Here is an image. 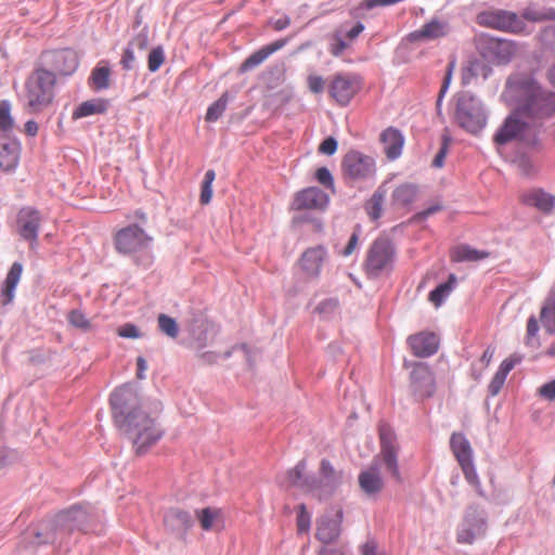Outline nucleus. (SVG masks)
Listing matches in <instances>:
<instances>
[{
    "mask_svg": "<svg viewBox=\"0 0 555 555\" xmlns=\"http://www.w3.org/2000/svg\"><path fill=\"white\" fill-rule=\"evenodd\" d=\"M109 75H111V70L108 67L99 66V67L94 68L91 74V78H90L93 87L98 90L108 88Z\"/></svg>",
    "mask_w": 555,
    "mask_h": 555,
    "instance_id": "nucleus-42",
    "label": "nucleus"
},
{
    "mask_svg": "<svg viewBox=\"0 0 555 555\" xmlns=\"http://www.w3.org/2000/svg\"><path fill=\"white\" fill-rule=\"evenodd\" d=\"M306 463L300 461L293 469L287 473V481L300 488H305L307 491H314V488L309 485L308 479L305 477Z\"/></svg>",
    "mask_w": 555,
    "mask_h": 555,
    "instance_id": "nucleus-36",
    "label": "nucleus"
},
{
    "mask_svg": "<svg viewBox=\"0 0 555 555\" xmlns=\"http://www.w3.org/2000/svg\"><path fill=\"white\" fill-rule=\"evenodd\" d=\"M521 202L528 206L538 208L543 212H550L555 205V197L543 190H532L521 195Z\"/></svg>",
    "mask_w": 555,
    "mask_h": 555,
    "instance_id": "nucleus-28",
    "label": "nucleus"
},
{
    "mask_svg": "<svg viewBox=\"0 0 555 555\" xmlns=\"http://www.w3.org/2000/svg\"><path fill=\"white\" fill-rule=\"evenodd\" d=\"M309 90L313 93H320L324 89V80L321 76L310 75L307 78Z\"/></svg>",
    "mask_w": 555,
    "mask_h": 555,
    "instance_id": "nucleus-55",
    "label": "nucleus"
},
{
    "mask_svg": "<svg viewBox=\"0 0 555 555\" xmlns=\"http://www.w3.org/2000/svg\"><path fill=\"white\" fill-rule=\"evenodd\" d=\"M525 16L528 20H531V21H542V20H545V18L552 20V18L555 17V11L551 10V11H548L545 14L528 11V12L525 13Z\"/></svg>",
    "mask_w": 555,
    "mask_h": 555,
    "instance_id": "nucleus-62",
    "label": "nucleus"
},
{
    "mask_svg": "<svg viewBox=\"0 0 555 555\" xmlns=\"http://www.w3.org/2000/svg\"><path fill=\"white\" fill-rule=\"evenodd\" d=\"M289 41V37L282 38L279 40H275L274 42H271L270 44H267L253 54H250L240 66L241 73H246L261 63H263L272 53L279 51L280 49L284 48Z\"/></svg>",
    "mask_w": 555,
    "mask_h": 555,
    "instance_id": "nucleus-22",
    "label": "nucleus"
},
{
    "mask_svg": "<svg viewBox=\"0 0 555 555\" xmlns=\"http://www.w3.org/2000/svg\"><path fill=\"white\" fill-rule=\"evenodd\" d=\"M134 60H135V57H134L133 51L128 48L122 53L120 64L124 69L130 70L133 68Z\"/></svg>",
    "mask_w": 555,
    "mask_h": 555,
    "instance_id": "nucleus-57",
    "label": "nucleus"
},
{
    "mask_svg": "<svg viewBox=\"0 0 555 555\" xmlns=\"http://www.w3.org/2000/svg\"><path fill=\"white\" fill-rule=\"evenodd\" d=\"M107 109V101L103 99H95L85 101L79 104L73 112V119L88 117L90 115L103 114Z\"/></svg>",
    "mask_w": 555,
    "mask_h": 555,
    "instance_id": "nucleus-32",
    "label": "nucleus"
},
{
    "mask_svg": "<svg viewBox=\"0 0 555 555\" xmlns=\"http://www.w3.org/2000/svg\"><path fill=\"white\" fill-rule=\"evenodd\" d=\"M538 395L548 401L555 400V379L545 383L538 389Z\"/></svg>",
    "mask_w": 555,
    "mask_h": 555,
    "instance_id": "nucleus-51",
    "label": "nucleus"
},
{
    "mask_svg": "<svg viewBox=\"0 0 555 555\" xmlns=\"http://www.w3.org/2000/svg\"><path fill=\"white\" fill-rule=\"evenodd\" d=\"M455 120L467 132L478 133L487 122V116L481 102L470 94L459 96L455 107Z\"/></svg>",
    "mask_w": 555,
    "mask_h": 555,
    "instance_id": "nucleus-5",
    "label": "nucleus"
},
{
    "mask_svg": "<svg viewBox=\"0 0 555 555\" xmlns=\"http://www.w3.org/2000/svg\"><path fill=\"white\" fill-rule=\"evenodd\" d=\"M117 333L124 338H139L141 336L139 328L132 323L124 324L118 328Z\"/></svg>",
    "mask_w": 555,
    "mask_h": 555,
    "instance_id": "nucleus-52",
    "label": "nucleus"
},
{
    "mask_svg": "<svg viewBox=\"0 0 555 555\" xmlns=\"http://www.w3.org/2000/svg\"><path fill=\"white\" fill-rule=\"evenodd\" d=\"M360 89L361 80L357 75L338 73L332 78L328 93L339 105L345 106Z\"/></svg>",
    "mask_w": 555,
    "mask_h": 555,
    "instance_id": "nucleus-11",
    "label": "nucleus"
},
{
    "mask_svg": "<svg viewBox=\"0 0 555 555\" xmlns=\"http://www.w3.org/2000/svg\"><path fill=\"white\" fill-rule=\"evenodd\" d=\"M291 25V18L287 15H284L272 22V27L276 31H281L287 28Z\"/></svg>",
    "mask_w": 555,
    "mask_h": 555,
    "instance_id": "nucleus-63",
    "label": "nucleus"
},
{
    "mask_svg": "<svg viewBox=\"0 0 555 555\" xmlns=\"http://www.w3.org/2000/svg\"><path fill=\"white\" fill-rule=\"evenodd\" d=\"M346 49L347 43L340 37H335L334 42L330 47V51L334 56H339Z\"/></svg>",
    "mask_w": 555,
    "mask_h": 555,
    "instance_id": "nucleus-60",
    "label": "nucleus"
},
{
    "mask_svg": "<svg viewBox=\"0 0 555 555\" xmlns=\"http://www.w3.org/2000/svg\"><path fill=\"white\" fill-rule=\"evenodd\" d=\"M517 168L524 176H530L535 172L532 162L527 157H521L517 160Z\"/></svg>",
    "mask_w": 555,
    "mask_h": 555,
    "instance_id": "nucleus-56",
    "label": "nucleus"
},
{
    "mask_svg": "<svg viewBox=\"0 0 555 555\" xmlns=\"http://www.w3.org/2000/svg\"><path fill=\"white\" fill-rule=\"evenodd\" d=\"M539 332L538 320L534 315H531L527 321V343H530L531 338H534Z\"/></svg>",
    "mask_w": 555,
    "mask_h": 555,
    "instance_id": "nucleus-58",
    "label": "nucleus"
},
{
    "mask_svg": "<svg viewBox=\"0 0 555 555\" xmlns=\"http://www.w3.org/2000/svg\"><path fill=\"white\" fill-rule=\"evenodd\" d=\"M417 194V189L413 184L404 183L399 185L392 193V199L398 205L411 204Z\"/></svg>",
    "mask_w": 555,
    "mask_h": 555,
    "instance_id": "nucleus-38",
    "label": "nucleus"
},
{
    "mask_svg": "<svg viewBox=\"0 0 555 555\" xmlns=\"http://www.w3.org/2000/svg\"><path fill=\"white\" fill-rule=\"evenodd\" d=\"M488 51L494 62L504 64L509 62L518 53V48L509 40L490 39L488 42Z\"/></svg>",
    "mask_w": 555,
    "mask_h": 555,
    "instance_id": "nucleus-26",
    "label": "nucleus"
},
{
    "mask_svg": "<svg viewBox=\"0 0 555 555\" xmlns=\"http://www.w3.org/2000/svg\"><path fill=\"white\" fill-rule=\"evenodd\" d=\"M506 376L500 372H496L489 384V392L492 396H496L505 383Z\"/></svg>",
    "mask_w": 555,
    "mask_h": 555,
    "instance_id": "nucleus-53",
    "label": "nucleus"
},
{
    "mask_svg": "<svg viewBox=\"0 0 555 555\" xmlns=\"http://www.w3.org/2000/svg\"><path fill=\"white\" fill-rule=\"evenodd\" d=\"M41 223V217L38 210L25 207L20 210L17 216L18 232L27 241H36Z\"/></svg>",
    "mask_w": 555,
    "mask_h": 555,
    "instance_id": "nucleus-19",
    "label": "nucleus"
},
{
    "mask_svg": "<svg viewBox=\"0 0 555 555\" xmlns=\"http://www.w3.org/2000/svg\"><path fill=\"white\" fill-rule=\"evenodd\" d=\"M408 345L415 357L427 358L438 351L439 338L433 332H421L409 336Z\"/></svg>",
    "mask_w": 555,
    "mask_h": 555,
    "instance_id": "nucleus-18",
    "label": "nucleus"
},
{
    "mask_svg": "<svg viewBox=\"0 0 555 555\" xmlns=\"http://www.w3.org/2000/svg\"><path fill=\"white\" fill-rule=\"evenodd\" d=\"M152 238L139 225L132 224L120 229L114 236L118 253L128 255L139 251L150 244Z\"/></svg>",
    "mask_w": 555,
    "mask_h": 555,
    "instance_id": "nucleus-10",
    "label": "nucleus"
},
{
    "mask_svg": "<svg viewBox=\"0 0 555 555\" xmlns=\"http://www.w3.org/2000/svg\"><path fill=\"white\" fill-rule=\"evenodd\" d=\"M328 253L325 246L317 245L307 248L298 259V266L307 278L317 279L323 264L327 261Z\"/></svg>",
    "mask_w": 555,
    "mask_h": 555,
    "instance_id": "nucleus-13",
    "label": "nucleus"
},
{
    "mask_svg": "<svg viewBox=\"0 0 555 555\" xmlns=\"http://www.w3.org/2000/svg\"><path fill=\"white\" fill-rule=\"evenodd\" d=\"M315 179L326 189L334 190V179L331 171L326 167L317 169Z\"/></svg>",
    "mask_w": 555,
    "mask_h": 555,
    "instance_id": "nucleus-47",
    "label": "nucleus"
},
{
    "mask_svg": "<svg viewBox=\"0 0 555 555\" xmlns=\"http://www.w3.org/2000/svg\"><path fill=\"white\" fill-rule=\"evenodd\" d=\"M196 517L199 521L201 528L205 531L216 529L218 526H223V513L221 508L205 507L196 511Z\"/></svg>",
    "mask_w": 555,
    "mask_h": 555,
    "instance_id": "nucleus-30",
    "label": "nucleus"
},
{
    "mask_svg": "<svg viewBox=\"0 0 555 555\" xmlns=\"http://www.w3.org/2000/svg\"><path fill=\"white\" fill-rule=\"evenodd\" d=\"M411 388L420 399L429 398L436 390L435 377L424 363H416L411 372Z\"/></svg>",
    "mask_w": 555,
    "mask_h": 555,
    "instance_id": "nucleus-15",
    "label": "nucleus"
},
{
    "mask_svg": "<svg viewBox=\"0 0 555 555\" xmlns=\"http://www.w3.org/2000/svg\"><path fill=\"white\" fill-rule=\"evenodd\" d=\"M380 142L388 159L395 160L401 155L404 138L398 129L390 127L384 130L380 134Z\"/></svg>",
    "mask_w": 555,
    "mask_h": 555,
    "instance_id": "nucleus-25",
    "label": "nucleus"
},
{
    "mask_svg": "<svg viewBox=\"0 0 555 555\" xmlns=\"http://www.w3.org/2000/svg\"><path fill=\"white\" fill-rule=\"evenodd\" d=\"M521 115L529 116L524 112L522 106L505 119L503 126L494 135V142L496 144L503 145L513 140L525 141L530 145L538 143L535 127L522 120Z\"/></svg>",
    "mask_w": 555,
    "mask_h": 555,
    "instance_id": "nucleus-4",
    "label": "nucleus"
},
{
    "mask_svg": "<svg viewBox=\"0 0 555 555\" xmlns=\"http://www.w3.org/2000/svg\"><path fill=\"white\" fill-rule=\"evenodd\" d=\"M55 74L44 69L37 68L27 77L24 85V100L26 108L34 114H38L53 103L55 96Z\"/></svg>",
    "mask_w": 555,
    "mask_h": 555,
    "instance_id": "nucleus-2",
    "label": "nucleus"
},
{
    "mask_svg": "<svg viewBox=\"0 0 555 555\" xmlns=\"http://www.w3.org/2000/svg\"><path fill=\"white\" fill-rule=\"evenodd\" d=\"M318 151L321 154L333 155L337 151V141L333 137H328L322 141Z\"/></svg>",
    "mask_w": 555,
    "mask_h": 555,
    "instance_id": "nucleus-54",
    "label": "nucleus"
},
{
    "mask_svg": "<svg viewBox=\"0 0 555 555\" xmlns=\"http://www.w3.org/2000/svg\"><path fill=\"white\" fill-rule=\"evenodd\" d=\"M344 520V511L338 507L333 515L322 516L317 524V539L323 544L335 542L341 533V524Z\"/></svg>",
    "mask_w": 555,
    "mask_h": 555,
    "instance_id": "nucleus-14",
    "label": "nucleus"
},
{
    "mask_svg": "<svg viewBox=\"0 0 555 555\" xmlns=\"http://www.w3.org/2000/svg\"><path fill=\"white\" fill-rule=\"evenodd\" d=\"M515 88L522 100V109L529 116H551L555 113V93L542 91L532 78L515 82Z\"/></svg>",
    "mask_w": 555,
    "mask_h": 555,
    "instance_id": "nucleus-3",
    "label": "nucleus"
},
{
    "mask_svg": "<svg viewBox=\"0 0 555 555\" xmlns=\"http://www.w3.org/2000/svg\"><path fill=\"white\" fill-rule=\"evenodd\" d=\"M14 126L11 102L8 100L0 101V132H10Z\"/></svg>",
    "mask_w": 555,
    "mask_h": 555,
    "instance_id": "nucleus-39",
    "label": "nucleus"
},
{
    "mask_svg": "<svg viewBox=\"0 0 555 555\" xmlns=\"http://www.w3.org/2000/svg\"><path fill=\"white\" fill-rule=\"evenodd\" d=\"M359 237H360V228L357 227L356 231L351 234L348 244L346 247L340 251L341 256L349 257L354 253L359 245Z\"/></svg>",
    "mask_w": 555,
    "mask_h": 555,
    "instance_id": "nucleus-50",
    "label": "nucleus"
},
{
    "mask_svg": "<svg viewBox=\"0 0 555 555\" xmlns=\"http://www.w3.org/2000/svg\"><path fill=\"white\" fill-rule=\"evenodd\" d=\"M343 175L354 181L373 179L376 164L372 156L359 151H349L341 163Z\"/></svg>",
    "mask_w": 555,
    "mask_h": 555,
    "instance_id": "nucleus-8",
    "label": "nucleus"
},
{
    "mask_svg": "<svg viewBox=\"0 0 555 555\" xmlns=\"http://www.w3.org/2000/svg\"><path fill=\"white\" fill-rule=\"evenodd\" d=\"M165 62V54L162 47H156L151 50L147 57V67L152 73L157 72Z\"/></svg>",
    "mask_w": 555,
    "mask_h": 555,
    "instance_id": "nucleus-46",
    "label": "nucleus"
},
{
    "mask_svg": "<svg viewBox=\"0 0 555 555\" xmlns=\"http://www.w3.org/2000/svg\"><path fill=\"white\" fill-rule=\"evenodd\" d=\"M23 273V264L14 262L3 281L0 289V305L5 307L13 302L15 297V289L18 285Z\"/></svg>",
    "mask_w": 555,
    "mask_h": 555,
    "instance_id": "nucleus-24",
    "label": "nucleus"
},
{
    "mask_svg": "<svg viewBox=\"0 0 555 555\" xmlns=\"http://www.w3.org/2000/svg\"><path fill=\"white\" fill-rule=\"evenodd\" d=\"M452 72H453V64L451 63L448 66V69H447V73H446L442 86L440 88L438 103L440 102V100L442 99V96L444 95V93L447 92V90L449 88V85H450L451 78H452Z\"/></svg>",
    "mask_w": 555,
    "mask_h": 555,
    "instance_id": "nucleus-61",
    "label": "nucleus"
},
{
    "mask_svg": "<svg viewBox=\"0 0 555 555\" xmlns=\"http://www.w3.org/2000/svg\"><path fill=\"white\" fill-rule=\"evenodd\" d=\"M228 99V93H223L217 101H215L208 107L205 119L209 122L218 120L227 108Z\"/></svg>",
    "mask_w": 555,
    "mask_h": 555,
    "instance_id": "nucleus-41",
    "label": "nucleus"
},
{
    "mask_svg": "<svg viewBox=\"0 0 555 555\" xmlns=\"http://www.w3.org/2000/svg\"><path fill=\"white\" fill-rule=\"evenodd\" d=\"M519 362V358L517 357H509L507 359H505L498 372L502 373L503 375L507 376V374L514 369V366Z\"/></svg>",
    "mask_w": 555,
    "mask_h": 555,
    "instance_id": "nucleus-59",
    "label": "nucleus"
},
{
    "mask_svg": "<svg viewBox=\"0 0 555 555\" xmlns=\"http://www.w3.org/2000/svg\"><path fill=\"white\" fill-rule=\"evenodd\" d=\"M448 31V23L439 20H433L423 25L422 28L410 33L406 39L412 43L426 42L444 37Z\"/></svg>",
    "mask_w": 555,
    "mask_h": 555,
    "instance_id": "nucleus-20",
    "label": "nucleus"
},
{
    "mask_svg": "<svg viewBox=\"0 0 555 555\" xmlns=\"http://www.w3.org/2000/svg\"><path fill=\"white\" fill-rule=\"evenodd\" d=\"M311 526V515L305 504L297 507L296 527L298 533H308Z\"/></svg>",
    "mask_w": 555,
    "mask_h": 555,
    "instance_id": "nucleus-44",
    "label": "nucleus"
},
{
    "mask_svg": "<svg viewBox=\"0 0 555 555\" xmlns=\"http://www.w3.org/2000/svg\"><path fill=\"white\" fill-rule=\"evenodd\" d=\"M137 403V392L128 385L117 388L111 396L115 423L132 440L137 452L143 453L162 438L163 430Z\"/></svg>",
    "mask_w": 555,
    "mask_h": 555,
    "instance_id": "nucleus-1",
    "label": "nucleus"
},
{
    "mask_svg": "<svg viewBox=\"0 0 555 555\" xmlns=\"http://www.w3.org/2000/svg\"><path fill=\"white\" fill-rule=\"evenodd\" d=\"M382 460H375L372 465L360 473L359 485L366 494H376L383 489V480L380 477Z\"/></svg>",
    "mask_w": 555,
    "mask_h": 555,
    "instance_id": "nucleus-23",
    "label": "nucleus"
},
{
    "mask_svg": "<svg viewBox=\"0 0 555 555\" xmlns=\"http://www.w3.org/2000/svg\"><path fill=\"white\" fill-rule=\"evenodd\" d=\"M328 204V196L315 186L298 191L291 203V210H321Z\"/></svg>",
    "mask_w": 555,
    "mask_h": 555,
    "instance_id": "nucleus-12",
    "label": "nucleus"
},
{
    "mask_svg": "<svg viewBox=\"0 0 555 555\" xmlns=\"http://www.w3.org/2000/svg\"><path fill=\"white\" fill-rule=\"evenodd\" d=\"M540 322L547 334H555V287L548 292L541 307Z\"/></svg>",
    "mask_w": 555,
    "mask_h": 555,
    "instance_id": "nucleus-29",
    "label": "nucleus"
},
{
    "mask_svg": "<svg viewBox=\"0 0 555 555\" xmlns=\"http://www.w3.org/2000/svg\"><path fill=\"white\" fill-rule=\"evenodd\" d=\"M318 555H345L340 547L323 546Z\"/></svg>",
    "mask_w": 555,
    "mask_h": 555,
    "instance_id": "nucleus-64",
    "label": "nucleus"
},
{
    "mask_svg": "<svg viewBox=\"0 0 555 555\" xmlns=\"http://www.w3.org/2000/svg\"><path fill=\"white\" fill-rule=\"evenodd\" d=\"M450 447L462 468L466 481L478 495L485 496L481 481L473 463V449L467 438L462 433H453L450 439Z\"/></svg>",
    "mask_w": 555,
    "mask_h": 555,
    "instance_id": "nucleus-6",
    "label": "nucleus"
},
{
    "mask_svg": "<svg viewBox=\"0 0 555 555\" xmlns=\"http://www.w3.org/2000/svg\"><path fill=\"white\" fill-rule=\"evenodd\" d=\"M384 195L379 192H375L371 198V210L369 211L372 219L379 218L382 214V204Z\"/></svg>",
    "mask_w": 555,
    "mask_h": 555,
    "instance_id": "nucleus-49",
    "label": "nucleus"
},
{
    "mask_svg": "<svg viewBox=\"0 0 555 555\" xmlns=\"http://www.w3.org/2000/svg\"><path fill=\"white\" fill-rule=\"evenodd\" d=\"M380 439V460L385 465L387 473L398 482L401 481L400 469L398 465V446L393 430L387 424H380L378 427Z\"/></svg>",
    "mask_w": 555,
    "mask_h": 555,
    "instance_id": "nucleus-9",
    "label": "nucleus"
},
{
    "mask_svg": "<svg viewBox=\"0 0 555 555\" xmlns=\"http://www.w3.org/2000/svg\"><path fill=\"white\" fill-rule=\"evenodd\" d=\"M86 519V512L78 506H74L57 516V522L70 529L76 528L74 524H80Z\"/></svg>",
    "mask_w": 555,
    "mask_h": 555,
    "instance_id": "nucleus-37",
    "label": "nucleus"
},
{
    "mask_svg": "<svg viewBox=\"0 0 555 555\" xmlns=\"http://www.w3.org/2000/svg\"><path fill=\"white\" fill-rule=\"evenodd\" d=\"M159 330L171 338H176L179 334V327L176 320L167 314H159L157 318Z\"/></svg>",
    "mask_w": 555,
    "mask_h": 555,
    "instance_id": "nucleus-43",
    "label": "nucleus"
},
{
    "mask_svg": "<svg viewBox=\"0 0 555 555\" xmlns=\"http://www.w3.org/2000/svg\"><path fill=\"white\" fill-rule=\"evenodd\" d=\"M395 250L386 238H377L371 245L364 262V271L369 276H378L391 268Z\"/></svg>",
    "mask_w": 555,
    "mask_h": 555,
    "instance_id": "nucleus-7",
    "label": "nucleus"
},
{
    "mask_svg": "<svg viewBox=\"0 0 555 555\" xmlns=\"http://www.w3.org/2000/svg\"><path fill=\"white\" fill-rule=\"evenodd\" d=\"M216 173L212 169L206 171L204 180L201 185L199 202L202 205H208L212 197V183L215 181Z\"/></svg>",
    "mask_w": 555,
    "mask_h": 555,
    "instance_id": "nucleus-40",
    "label": "nucleus"
},
{
    "mask_svg": "<svg viewBox=\"0 0 555 555\" xmlns=\"http://www.w3.org/2000/svg\"><path fill=\"white\" fill-rule=\"evenodd\" d=\"M67 320L70 325L81 331H90L92 328L91 322L87 319L86 314L80 310H73L68 313Z\"/></svg>",
    "mask_w": 555,
    "mask_h": 555,
    "instance_id": "nucleus-45",
    "label": "nucleus"
},
{
    "mask_svg": "<svg viewBox=\"0 0 555 555\" xmlns=\"http://www.w3.org/2000/svg\"><path fill=\"white\" fill-rule=\"evenodd\" d=\"M192 525L193 518L186 511L171 508L165 514V530L178 539L184 540Z\"/></svg>",
    "mask_w": 555,
    "mask_h": 555,
    "instance_id": "nucleus-17",
    "label": "nucleus"
},
{
    "mask_svg": "<svg viewBox=\"0 0 555 555\" xmlns=\"http://www.w3.org/2000/svg\"><path fill=\"white\" fill-rule=\"evenodd\" d=\"M450 142H451V139L448 135H443V138H442V145H441L439 152L437 153V155L435 156V158L433 160V166L434 167L441 168L443 166L444 158H446V156L448 154V151H449Z\"/></svg>",
    "mask_w": 555,
    "mask_h": 555,
    "instance_id": "nucleus-48",
    "label": "nucleus"
},
{
    "mask_svg": "<svg viewBox=\"0 0 555 555\" xmlns=\"http://www.w3.org/2000/svg\"><path fill=\"white\" fill-rule=\"evenodd\" d=\"M489 257V253L472 248L468 245H460L451 253V259L456 262L479 261Z\"/></svg>",
    "mask_w": 555,
    "mask_h": 555,
    "instance_id": "nucleus-33",
    "label": "nucleus"
},
{
    "mask_svg": "<svg viewBox=\"0 0 555 555\" xmlns=\"http://www.w3.org/2000/svg\"><path fill=\"white\" fill-rule=\"evenodd\" d=\"M477 23L481 26L501 30H515L519 26L517 15L503 10L481 12L477 15Z\"/></svg>",
    "mask_w": 555,
    "mask_h": 555,
    "instance_id": "nucleus-16",
    "label": "nucleus"
},
{
    "mask_svg": "<svg viewBox=\"0 0 555 555\" xmlns=\"http://www.w3.org/2000/svg\"><path fill=\"white\" fill-rule=\"evenodd\" d=\"M456 283L454 274H450L447 282L439 284L435 289L429 293L428 299L435 305L440 307L444 299L451 294Z\"/></svg>",
    "mask_w": 555,
    "mask_h": 555,
    "instance_id": "nucleus-35",
    "label": "nucleus"
},
{
    "mask_svg": "<svg viewBox=\"0 0 555 555\" xmlns=\"http://www.w3.org/2000/svg\"><path fill=\"white\" fill-rule=\"evenodd\" d=\"M467 526L463 527L457 532V542L464 544H472L476 537L483 533L486 521L483 518H478L475 521L470 522L466 519Z\"/></svg>",
    "mask_w": 555,
    "mask_h": 555,
    "instance_id": "nucleus-34",
    "label": "nucleus"
},
{
    "mask_svg": "<svg viewBox=\"0 0 555 555\" xmlns=\"http://www.w3.org/2000/svg\"><path fill=\"white\" fill-rule=\"evenodd\" d=\"M320 477L322 487L328 488L326 492L331 493L340 483L343 474L328 460L323 459L320 463Z\"/></svg>",
    "mask_w": 555,
    "mask_h": 555,
    "instance_id": "nucleus-31",
    "label": "nucleus"
},
{
    "mask_svg": "<svg viewBox=\"0 0 555 555\" xmlns=\"http://www.w3.org/2000/svg\"><path fill=\"white\" fill-rule=\"evenodd\" d=\"M21 143L12 138H0V169L4 171L14 170L21 158Z\"/></svg>",
    "mask_w": 555,
    "mask_h": 555,
    "instance_id": "nucleus-21",
    "label": "nucleus"
},
{
    "mask_svg": "<svg viewBox=\"0 0 555 555\" xmlns=\"http://www.w3.org/2000/svg\"><path fill=\"white\" fill-rule=\"evenodd\" d=\"M52 68L56 75H70L78 66V59L72 50H61L52 53Z\"/></svg>",
    "mask_w": 555,
    "mask_h": 555,
    "instance_id": "nucleus-27",
    "label": "nucleus"
}]
</instances>
